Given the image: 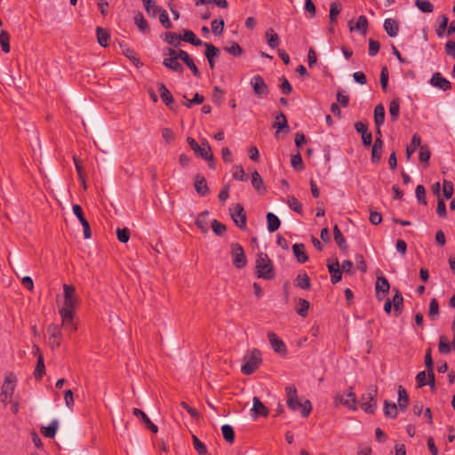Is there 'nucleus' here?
<instances>
[{"label":"nucleus","instance_id":"obj_1","mask_svg":"<svg viewBox=\"0 0 455 455\" xmlns=\"http://www.w3.org/2000/svg\"><path fill=\"white\" fill-rule=\"evenodd\" d=\"M63 295L64 303L63 307L59 309V313L61 316V320H63L64 323H68L71 319V315H74L79 299L76 294L75 286L71 284L63 285Z\"/></svg>","mask_w":455,"mask_h":455},{"label":"nucleus","instance_id":"obj_2","mask_svg":"<svg viewBox=\"0 0 455 455\" xmlns=\"http://www.w3.org/2000/svg\"><path fill=\"white\" fill-rule=\"evenodd\" d=\"M287 395V405L291 411L299 410L301 415L307 418L312 411V405L309 400L301 403L297 395V388L294 385H289L285 387Z\"/></svg>","mask_w":455,"mask_h":455},{"label":"nucleus","instance_id":"obj_3","mask_svg":"<svg viewBox=\"0 0 455 455\" xmlns=\"http://www.w3.org/2000/svg\"><path fill=\"white\" fill-rule=\"evenodd\" d=\"M262 357L259 349L253 348L243 356V363L241 371L244 375L252 374L261 364Z\"/></svg>","mask_w":455,"mask_h":455},{"label":"nucleus","instance_id":"obj_4","mask_svg":"<svg viewBox=\"0 0 455 455\" xmlns=\"http://www.w3.org/2000/svg\"><path fill=\"white\" fill-rule=\"evenodd\" d=\"M258 277L265 280H272L275 277L273 264L268 256L265 253H259L256 259Z\"/></svg>","mask_w":455,"mask_h":455},{"label":"nucleus","instance_id":"obj_5","mask_svg":"<svg viewBox=\"0 0 455 455\" xmlns=\"http://www.w3.org/2000/svg\"><path fill=\"white\" fill-rule=\"evenodd\" d=\"M187 142L191 148V149L194 151L196 156L206 161H213L212 148L207 140L203 139L201 144H198L195 139L188 137Z\"/></svg>","mask_w":455,"mask_h":455},{"label":"nucleus","instance_id":"obj_6","mask_svg":"<svg viewBox=\"0 0 455 455\" xmlns=\"http://www.w3.org/2000/svg\"><path fill=\"white\" fill-rule=\"evenodd\" d=\"M16 377L13 373H8L4 377V383L1 387L0 397L3 403L12 397L14 392Z\"/></svg>","mask_w":455,"mask_h":455},{"label":"nucleus","instance_id":"obj_7","mask_svg":"<svg viewBox=\"0 0 455 455\" xmlns=\"http://www.w3.org/2000/svg\"><path fill=\"white\" fill-rule=\"evenodd\" d=\"M231 256L233 264L236 268L241 269L246 266V256L243 247L239 243H231Z\"/></svg>","mask_w":455,"mask_h":455},{"label":"nucleus","instance_id":"obj_8","mask_svg":"<svg viewBox=\"0 0 455 455\" xmlns=\"http://www.w3.org/2000/svg\"><path fill=\"white\" fill-rule=\"evenodd\" d=\"M339 404H343L352 411L357 410L356 396L353 392L352 387L349 388V391L345 395L337 394L334 396V405L339 406Z\"/></svg>","mask_w":455,"mask_h":455},{"label":"nucleus","instance_id":"obj_9","mask_svg":"<svg viewBox=\"0 0 455 455\" xmlns=\"http://www.w3.org/2000/svg\"><path fill=\"white\" fill-rule=\"evenodd\" d=\"M377 389L371 388L367 391V393L363 394L362 396V403L361 408L369 414H373L376 411L377 404H376V396Z\"/></svg>","mask_w":455,"mask_h":455},{"label":"nucleus","instance_id":"obj_10","mask_svg":"<svg viewBox=\"0 0 455 455\" xmlns=\"http://www.w3.org/2000/svg\"><path fill=\"white\" fill-rule=\"evenodd\" d=\"M230 215L235 224L241 229L246 228V214L243 206L241 204H236L233 208L229 209Z\"/></svg>","mask_w":455,"mask_h":455},{"label":"nucleus","instance_id":"obj_11","mask_svg":"<svg viewBox=\"0 0 455 455\" xmlns=\"http://www.w3.org/2000/svg\"><path fill=\"white\" fill-rule=\"evenodd\" d=\"M250 84L253 89L254 93L259 98H263L268 94V92H269L268 86L261 76H259V75L253 76L251 79Z\"/></svg>","mask_w":455,"mask_h":455},{"label":"nucleus","instance_id":"obj_12","mask_svg":"<svg viewBox=\"0 0 455 455\" xmlns=\"http://www.w3.org/2000/svg\"><path fill=\"white\" fill-rule=\"evenodd\" d=\"M50 333L49 345L52 350L59 348L61 345V331L59 325L51 324L48 327Z\"/></svg>","mask_w":455,"mask_h":455},{"label":"nucleus","instance_id":"obj_13","mask_svg":"<svg viewBox=\"0 0 455 455\" xmlns=\"http://www.w3.org/2000/svg\"><path fill=\"white\" fill-rule=\"evenodd\" d=\"M72 209H73L74 214L76 216V218L79 220L80 223L83 226L84 238H86V239L91 238L92 237L91 227H90L88 220L84 216L82 207L79 204H74Z\"/></svg>","mask_w":455,"mask_h":455},{"label":"nucleus","instance_id":"obj_14","mask_svg":"<svg viewBox=\"0 0 455 455\" xmlns=\"http://www.w3.org/2000/svg\"><path fill=\"white\" fill-rule=\"evenodd\" d=\"M390 284L388 280L384 276L380 275L377 277L375 291L376 297L379 300H382L386 294L389 291Z\"/></svg>","mask_w":455,"mask_h":455},{"label":"nucleus","instance_id":"obj_15","mask_svg":"<svg viewBox=\"0 0 455 455\" xmlns=\"http://www.w3.org/2000/svg\"><path fill=\"white\" fill-rule=\"evenodd\" d=\"M430 84L432 86L437 87L444 92L451 89V83L439 72H435L432 75Z\"/></svg>","mask_w":455,"mask_h":455},{"label":"nucleus","instance_id":"obj_16","mask_svg":"<svg viewBox=\"0 0 455 455\" xmlns=\"http://www.w3.org/2000/svg\"><path fill=\"white\" fill-rule=\"evenodd\" d=\"M267 338L274 351L279 355H285L287 352L284 342L274 332H268Z\"/></svg>","mask_w":455,"mask_h":455},{"label":"nucleus","instance_id":"obj_17","mask_svg":"<svg viewBox=\"0 0 455 455\" xmlns=\"http://www.w3.org/2000/svg\"><path fill=\"white\" fill-rule=\"evenodd\" d=\"M205 47V57L208 60L209 66L211 69L215 68V58L219 57L220 51L219 48L214 46L212 44L204 43Z\"/></svg>","mask_w":455,"mask_h":455},{"label":"nucleus","instance_id":"obj_18","mask_svg":"<svg viewBox=\"0 0 455 455\" xmlns=\"http://www.w3.org/2000/svg\"><path fill=\"white\" fill-rule=\"evenodd\" d=\"M133 415L140 419L142 421V423L146 426V427L149 429L152 433H157L158 427L150 420V419L144 411L138 408H134Z\"/></svg>","mask_w":455,"mask_h":455},{"label":"nucleus","instance_id":"obj_19","mask_svg":"<svg viewBox=\"0 0 455 455\" xmlns=\"http://www.w3.org/2000/svg\"><path fill=\"white\" fill-rule=\"evenodd\" d=\"M195 189L196 193L201 196H205L209 194V188L206 180L200 173H197L195 176Z\"/></svg>","mask_w":455,"mask_h":455},{"label":"nucleus","instance_id":"obj_20","mask_svg":"<svg viewBox=\"0 0 455 455\" xmlns=\"http://www.w3.org/2000/svg\"><path fill=\"white\" fill-rule=\"evenodd\" d=\"M252 417L256 418L258 416L267 417L268 415V409L264 405V403L260 401V399L257 396H254L252 399Z\"/></svg>","mask_w":455,"mask_h":455},{"label":"nucleus","instance_id":"obj_21","mask_svg":"<svg viewBox=\"0 0 455 455\" xmlns=\"http://www.w3.org/2000/svg\"><path fill=\"white\" fill-rule=\"evenodd\" d=\"M159 87V92L160 97L162 100L164 102V104L170 108L172 109V106L174 104V99L171 93V92L168 90V88L163 84H158Z\"/></svg>","mask_w":455,"mask_h":455},{"label":"nucleus","instance_id":"obj_22","mask_svg":"<svg viewBox=\"0 0 455 455\" xmlns=\"http://www.w3.org/2000/svg\"><path fill=\"white\" fill-rule=\"evenodd\" d=\"M328 270L331 275V281L333 284L339 283L341 280V271L339 269V264L337 259L333 263L328 264Z\"/></svg>","mask_w":455,"mask_h":455},{"label":"nucleus","instance_id":"obj_23","mask_svg":"<svg viewBox=\"0 0 455 455\" xmlns=\"http://www.w3.org/2000/svg\"><path fill=\"white\" fill-rule=\"evenodd\" d=\"M395 293L391 300L394 306V311L395 316H399L402 314L403 307V298L401 291L398 289H395Z\"/></svg>","mask_w":455,"mask_h":455},{"label":"nucleus","instance_id":"obj_24","mask_svg":"<svg viewBox=\"0 0 455 455\" xmlns=\"http://www.w3.org/2000/svg\"><path fill=\"white\" fill-rule=\"evenodd\" d=\"M384 29L389 36L395 37L399 31L398 22L394 19H386L384 21Z\"/></svg>","mask_w":455,"mask_h":455},{"label":"nucleus","instance_id":"obj_25","mask_svg":"<svg viewBox=\"0 0 455 455\" xmlns=\"http://www.w3.org/2000/svg\"><path fill=\"white\" fill-rule=\"evenodd\" d=\"M293 253L299 263H305L307 261L308 257L306 252L304 243H294L292 246Z\"/></svg>","mask_w":455,"mask_h":455},{"label":"nucleus","instance_id":"obj_26","mask_svg":"<svg viewBox=\"0 0 455 455\" xmlns=\"http://www.w3.org/2000/svg\"><path fill=\"white\" fill-rule=\"evenodd\" d=\"M134 23L140 32L143 34H147L149 32V26L147 20L144 18L143 14L140 12H138L134 18Z\"/></svg>","mask_w":455,"mask_h":455},{"label":"nucleus","instance_id":"obj_27","mask_svg":"<svg viewBox=\"0 0 455 455\" xmlns=\"http://www.w3.org/2000/svg\"><path fill=\"white\" fill-rule=\"evenodd\" d=\"M409 404V396L406 390L402 387H398V408L402 411H405Z\"/></svg>","mask_w":455,"mask_h":455},{"label":"nucleus","instance_id":"obj_28","mask_svg":"<svg viewBox=\"0 0 455 455\" xmlns=\"http://www.w3.org/2000/svg\"><path fill=\"white\" fill-rule=\"evenodd\" d=\"M58 427V419H52L48 427H43L41 428V433L47 438H53L57 433Z\"/></svg>","mask_w":455,"mask_h":455},{"label":"nucleus","instance_id":"obj_29","mask_svg":"<svg viewBox=\"0 0 455 455\" xmlns=\"http://www.w3.org/2000/svg\"><path fill=\"white\" fill-rule=\"evenodd\" d=\"M163 65L169 68L170 70H172L177 73H183L184 68L181 65V63L179 62L178 59H164Z\"/></svg>","mask_w":455,"mask_h":455},{"label":"nucleus","instance_id":"obj_30","mask_svg":"<svg viewBox=\"0 0 455 455\" xmlns=\"http://www.w3.org/2000/svg\"><path fill=\"white\" fill-rule=\"evenodd\" d=\"M274 128H277V132L286 129L289 131L288 121L285 115L283 112H279L275 116V121L273 124Z\"/></svg>","mask_w":455,"mask_h":455},{"label":"nucleus","instance_id":"obj_31","mask_svg":"<svg viewBox=\"0 0 455 455\" xmlns=\"http://www.w3.org/2000/svg\"><path fill=\"white\" fill-rule=\"evenodd\" d=\"M267 230L270 233L276 231L281 225V221H280L279 218L276 215H275L273 212H268L267 214Z\"/></svg>","mask_w":455,"mask_h":455},{"label":"nucleus","instance_id":"obj_32","mask_svg":"<svg viewBox=\"0 0 455 455\" xmlns=\"http://www.w3.org/2000/svg\"><path fill=\"white\" fill-rule=\"evenodd\" d=\"M333 235H334V240L339 246V248L342 251H346L347 249V241L342 235L341 231L339 230L338 225H335L333 228Z\"/></svg>","mask_w":455,"mask_h":455},{"label":"nucleus","instance_id":"obj_33","mask_svg":"<svg viewBox=\"0 0 455 455\" xmlns=\"http://www.w3.org/2000/svg\"><path fill=\"white\" fill-rule=\"evenodd\" d=\"M181 40L195 46L204 45V43H203L201 39L197 38L194 32L191 30H185L183 36H181Z\"/></svg>","mask_w":455,"mask_h":455},{"label":"nucleus","instance_id":"obj_34","mask_svg":"<svg viewBox=\"0 0 455 455\" xmlns=\"http://www.w3.org/2000/svg\"><path fill=\"white\" fill-rule=\"evenodd\" d=\"M421 139L420 136L417 133L413 134L411 138V145L407 147L406 148V157L407 159H410L411 156L416 151L418 148H420L422 147L421 145Z\"/></svg>","mask_w":455,"mask_h":455},{"label":"nucleus","instance_id":"obj_35","mask_svg":"<svg viewBox=\"0 0 455 455\" xmlns=\"http://www.w3.org/2000/svg\"><path fill=\"white\" fill-rule=\"evenodd\" d=\"M251 185L259 193L266 191L263 180L257 171L251 173Z\"/></svg>","mask_w":455,"mask_h":455},{"label":"nucleus","instance_id":"obj_36","mask_svg":"<svg viewBox=\"0 0 455 455\" xmlns=\"http://www.w3.org/2000/svg\"><path fill=\"white\" fill-rule=\"evenodd\" d=\"M385 122V108L379 104L374 108V123L376 126H381Z\"/></svg>","mask_w":455,"mask_h":455},{"label":"nucleus","instance_id":"obj_37","mask_svg":"<svg viewBox=\"0 0 455 455\" xmlns=\"http://www.w3.org/2000/svg\"><path fill=\"white\" fill-rule=\"evenodd\" d=\"M96 36H97L98 43L101 46L106 47L108 45V40L110 38V36L105 28H103L101 27H98L96 29Z\"/></svg>","mask_w":455,"mask_h":455},{"label":"nucleus","instance_id":"obj_38","mask_svg":"<svg viewBox=\"0 0 455 455\" xmlns=\"http://www.w3.org/2000/svg\"><path fill=\"white\" fill-rule=\"evenodd\" d=\"M400 113V100L399 98L393 99L389 103V114L392 121L398 119Z\"/></svg>","mask_w":455,"mask_h":455},{"label":"nucleus","instance_id":"obj_39","mask_svg":"<svg viewBox=\"0 0 455 455\" xmlns=\"http://www.w3.org/2000/svg\"><path fill=\"white\" fill-rule=\"evenodd\" d=\"M356 28L363 36H365L368 28V20L364 15H360L355 23V27H350V30L353 31Z\"/></svg>","mask_w":455,"mask_h":455},{"label":"nucleus","instance_id":"obj_40","mask_svg":"<svg viewBox=\"0 0 455 455\" xmlns=\"http://www.w3.org/2000/svg\"><path fill=\"white\" fill-rule=\"evenodd\" d=\"M295 285L301 289L308 290L311 287L310 278L306 273L299 274L295 280Z\"/></svg>","mask_w":455,"mask_h":455},{"label":"nucleus","instance_id":"obj_41","mask_svg":"<svg viewBox=\"0 0 455 455\" xmlns=\"http://www.w3.org/2000/svg\"><path fill=\"white\" fill-rule=\"evenodd\" d=\"M398 406L395 403L384 402V414L386 417L395 419L397 416Z\"/></svg>","mask_w":455,"mask_h":455},{"label":"nucleus","instance_id":"obj_42","mask_svg":"<svg viewBox=\"0 0 455 455\" xmlns=\"http://www.w3.org/2000/svg\"><path fill=\"white\" fill-rule=\"evenodd\" d=\"M45 373L44 361L42 353H39L37 363L35 368L34 376L36 379H41Z\"/></svg>","mask_w":455,"mask_h":455},{"label":"nucleus","instance_id":"obj_43","mask_svg":"<svg viewBox=\"0 0 455 455\" xmlns=\"http://www.w3.org/2000/svg\"><path fill=\"white\" fill-rule=\"evenodd\" d=\"M428 316L434 321L439 317V303L435 298L430 299Z\"/></svg>","mask_w":455,"mask_h":455},{"label":"nucleus","instance_id":"obj_44","mask_svg":"<svg viewBox=\"0 0 455 455\" xmlns=\"http://www.w3.org/2000/svg\"><path fill=\"white\" fill-rule=\"evenodd\" d=\"M208 214H209V212L204 211L196 220V225L203 233L208 232V223L206 220V216Z\"/></svg>","mask_w":455,"mask_h":455},{"label":"nucleus","instance_id":"obj_45","mask_svg":"<svg viewBox=\"0 0 455 455\" xmlns=\"http://www.w3.org/2000/svg\"><path fill=\"white\" fill-rule=\"evenodd\" d=\"M310 303L305 299H299L298 306L296 308V312L301 317H306L307 315V311L309 308Z\"/></svg>","mask_w":455,"mask_h":455},{"label":"nucleus","instance_id":"obj_46","mask_svg":"<svg viewBox=\"0 0 455 455\" xmlns=\"http://www.w3.org/2000/svg\"><path fill=\"white\" fill-rule=\"evenodd\" d=\"M221 432L223 438L229 443H232L235 440V431L232 426L223 425L221 427Z\"/></svg>","mask_w":455,"mask_h":455},{"label":"nucleus","instance_id":"obj_47","mask_svg":"<svg viewBox=\"0 0 455 455\" xmlns=\"http://www.w3.org/2000/svg\"><path fill=\"white\" fill-rule=\"evenodd\" d=\"M266 36L267 37V44L269 47L275 49L279 44V36L276 33L274 32L273 28H269L266 32Z\"/></svg>","mask_w":455,"mask_h":455},{"label":"nucleus","instance_id":"obj_48","mask_svg":"<svg viewBox=\"0 0 455 455\" xmlns=\"http://www.w3.org/2000/svg\"><path fill=\"white\" fill-rule=\"evenodd\" d=\"M0 46L4 52H10V35L7 31L2 30L0 33Z\"/></svg>","mask_w":455,"mask_h":455},{"label":"nucleus","instance_id":"obj_49","mask_svg":"<svg viewBox=\"0 0 455 455\" xmlns=\"http://www.w3.org/2000/svg\"><path fill=\"white\" fill-rule=\"evenodd\" d=\"M416 6L425 13L432 12L434 5L428 0H415Z\"/></svg>","mask_w":455,"mask_h":455},{"label":"nucleus","instance_id":"obj_50","mask_svg":"<svg viewBox=\"0 0 455 455\" xmlns=\"http://www.w3.org/2000/svg\"><path fill=\"white\" fill-rule=\"evenodd\" d=\"M287 204L289 207L297 213H302V204L299 201L293 196H288Z\"/></svg>","mask_w":455,"mask_h":455},{"label":"nucleus","instance_id":"obj_51","mask_svg":"<svg viewBox=\"0 0 455 455\" xmlns=\"http://www.w3.org/2000/svg\"><path fill=\"white\" fill-rule=\"evenodd\" d=\"M192 441L194 448L199 455H207V448L205 444L202 443L196 435H192Z\"/></svg>","mask_w":455,"mask_h":455},{"label":"nucleus","instance_id":"obj_52","mask_svg":"<svg viewBox=\"0 0 455 455\" xmlns=\"http://www.w3.org/2000/svg\"><path fill=\"white\" fill-rule=\"evenodd\" d=\"M232 176L235 180L243 181L247 180V175L242 165H235L232 170Z\"/></svg>","mask_w":455,"mask_h":455},{"label":"nucleus","instance_id":"obj_53","mask_svg":"<svg viewBox=\"0 0 455 455\" xmlns=\"http://www.w3.org/2000/svg\"><path fill=\"white\" fill-rule=\"evenodd\" d=\"M180 40H181V36L176 33L166 32L164 34V41L171 45L177 47Z\"/></svg>","mask_w":455,"mask_h":455},{"label":"nucleus","instance_id":"obj_54","mask_svg":"<svg viewBox=\"0 0 455 455\" xmlns=\"http://www.w3.org/2000/svg\"><path fill=\"white\" fill-rule=\"evenodd\" d=\"M341 5L338 3H331L330 4V20L331 23H335L337 21V16L341 12Z\"/></svg>","mask_w":455,"mask_h":455},{"label":"nucleus","instance_id":"obj_55","mask_svg":"<svg viewBox=\"0 0 455 455\" xmlns=\"http://www.w3.org/2000/svg\"><path fill=\"white\" fill-rule=\"evenodd\" d=\"M212 31L215 36H220L224 30V20H213L212 21Z\"/></svg>","mask_w":455,"mask_h":455},{"label":"nucleus","instance_id":"obj_56","mask_svg":"<svg viewBox=\"0 0 455 455\" xmlns=\"http://www.w3.org/2000/svg\"><path fill=\"white\" fill-rule=\"evenodd\" d=\"M225 51L229 54L238 57L243 54V48L235 42H233L229 46L225 47Z\"/></svg>","mask_w":455,"mask_h":455},{"label":"nucleus","instance_id":"obj_57","mask_svg":"<svg viewBox=\"0 0 455 455\" xmlns=\"http://www.w3.org/2000/svg\"><path fill=\"white\" fill-rule=\"evenodd\" d=\"M454 193L453 184L451 181L444 180L443 182V194L446 199H450Z\"/></svg>","mask_w":455,"mask_h":455},{"label":"nucleus","instance_id":"obj_58","mask_svg":"<svg viewBox=\"0 0 455 455\" xmlns=\"http://www.w3.org/2000/svg\"><path fill=\"white\" fill-rule=\"evenodd\" d=\"M159 21L163 25V27L166 29H171L172 28V23L171 22V20L169 19V15L164 9H163L159 12Z\"/></svg>","mask_w":455,"mask_h":455},{"label":"nucleus","instance_id":"obj_59","mask_svg":"<svg viewBox=\"0 0 455 455\" xmlns=\"http://www.w3.org/2000/svg\"><path fill=\"white\" fill-rule=\"evenodd\" d=\"M212 228L213 232L219 236H221L227 230L226 225L218 221L217 220H213L212 221Z\"/></svg>","mask_w":455,"mask_h":455},{"label":"nucleus","instance_id":"obj_60","mask_svg":"<svg viewBox=\"0 0 455 455\" xmlns=\"http://www.w3.org/2000/svg\"><path fill=\"white\" fill-rule=\"evenodd\" d=\"M291 164L295 170L301 171L304 169L302 157L299 153H297L291 156Z\"/></svg>","mask_w":455,"mask_h":455},{"label":"nucleus","instance_id":"obj_61","mask_svg":"<svg viewBox=\"0 0 455 455\" xmlns=\"http://www.w3.org/2000/svg\"><path fill=\"white\" fill-rule=\"evenodd\" d=\"M416 197L420 204H427L426 201V189L424 186L418 185L415 189Z\"/></svg>","mask_w":455,"mask_h":455},{"label":"nucleus","instance_id":"obj_62","mask_svg":"<svg viewBox=\"0 0 455 455\" xmlns=\"http://www.w3.org/2000/svg\"><path fill=\"white\" fill-rule=\"evenodd\" d=\"M281 84L279 85L282 93L284 95H289L292 92V87L290 82L286 79V77L282 76L280 78Z\"/></svg>","mask_w":455,"mask_h":455},{"label":"nucleus","instance_id":"obj_63","mask_svg":"<svg viewBox=\"0 0 455 455\" xmlns=\"http://www.w3.org/2000/svg\"><path fill=\"white\" fill-rule=\"evenodd\" d=\"M116 235H117V239L119 242L121 243H127L129 241V238H130V232H129V229L124 228H117L116 229Z\"/></svg>","mask_w":455,"mask_h":455},{"label":"nucleus","instance_id":"obj_64","mask_svg":"<svg viewBox=\"0 0 455 455\" xmlns=\"http://www.w3.org/2000/svg\"><path fill=\"white\" fill-rule=\"evenodd\" d=\"M438 348L441 354H449L451 352V345L444 336L440 337Z\"/></svg>","mask_w":455,"mask_h":455}]
</instances>
